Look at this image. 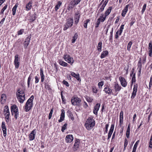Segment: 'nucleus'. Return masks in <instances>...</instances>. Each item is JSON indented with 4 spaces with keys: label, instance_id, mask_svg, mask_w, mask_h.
<instances>
[{
    "label": "nucleus",
    "instance_id": "nucleus-9",
    "mask_svg": "<svg viewBox=\"0 0 152 152\" xmlns=\"http://www.w3.org/2000/svg\"><path fill=\"white\" fill-rule=\"evenodd\" d=\"M73 140V135L72 134H69L67 135L66 137V141L67 143H70Z\"/></svg>",
    "mask_w": 152,
    "mask_h": 152
},
{
    "label": "nucleus",
    "instance_id": "nucleus-15",
    "mask_svg": "<svg viewBox=\"0 0 152 152\" xmlns=\"http://www.w3.org/2000/svg\"><path fill=\"white\" fill-rule=\"evenodd\" d=\"M11 110L12 112V114L13 115L14 113L16 112V111H18V107L15 105H13L11 106Z\"/></svg>",
    "mask_w": 152,
    "mask_h": 152
},
{
    "label": "nucleus",
    "instance_id": "nucleus-5",
    "mask_svg": "<svg viewBox=\"0 0 152 152\" xmlns=\"http://www.w3.org/2000/svg\"><path fill=\"white\" fill-rule=\"evenodd\" d=\"M14 63L15 65V68L18 69L20 64V58L18 57V54L16 55L15 56Z\"/></svg>",
    "mask_w": 152,
    "mask_h": 152
},
{
    "label": "nucleus",
    "instance_id": "nucleus-4",
    "mask_svg": "<svg viewBox=\"0 0 152 152\" xmlns=\"http://www.w3.org/2000/svg\"><path fill=\"white\" fill-rule=\"evenodd\" d=\"M64 58L65 60L69 63L72 65L74 62L73 58L71 57L70 56L66 54L64 55Z\"/></svg>",
    "mask_w": 152,
    "mask_h": 152
},
{
    "label": "nucleus",
    "instance_id": "nucleus-16",
    "mask_svg": "<svg viewBox=\"0 0 152 152\" xmlns=\"http://www.w3.org/2000/svg\"><path fill=\"white\" fill-rule=\"evenodd\" d=\"M61 111V115L60 118L58 120V122H59L62 121L64 120L65 117V111L64 110L62 109Z\"/></svg>",
    "mask_w": 152,
    "mask_h": 152
},
{
    "label": "nucleus",
    "instance_id": "nucleus-45",
    "mask_svg": "<svg viewBox=\"0 0 152 152\" xmlns=\"http://www.w3.org/2000/svg\"><path fill=\"white\" fill-rule=\"evenodd\" d=\"M67 124H65L62 127L61 131L62 132H64V130L66 129L67 128Z\"/></svg>",
    "mask_w": 152,
    "mask_h": 152
},
{
    "label": "nucleus",
    "instance_id": "nucleus-50",
    "mask_svg": "<svg viewBox=\"0 0 152 152\" xmlns=\"http://www.w3.org/2000/svg\"><path fill=\"white\" fill-rule=\"evenodd\" d=\"M24 32V29H21L20 30H19L18 32V35H20L22 34Z\"/></svg>",
    "mask_w": 152,
    "mask_h": 152
},
{
    "label": "nucleus",
    "instance_id": "nucleus-22",
    "mask_svg": "<svg viewBox=\"0 0 152 152\" xmlns=\"http://www.w3.org/2000/svg\"><path fill=\"white\" fill-rule=\"evenodd\" d=\"M73 19L72 18H69L67 20V22L65 24L70 27L72 26L73 24Z\"/></svg>",
    "mask_w": 152,
    "mask_h": 152
},
{
    "label": "nucleus",
    "instance_id": "nucleus-34",
    "mask_svg": "<svg viewBox=\"0 0 152 152\" xmlns=\"http://www.w3.org/2000/svg\"><path fill=\"white\" fill-rule=\"evenodd\" d=\"M59 63L60 64L64 66H66L68 65V64L67 63L61 60H59Z\"/></svg>",
    "mask_w": 152,
    "mask_h": 152
},
{
    "label": "nucleus",
    "instance_id": "nucleus-7",
    "mask_svg": "<svg viewBox=\"0 0 152 152\" xmlns=\"http://www.w3.org/2000/svg\"><path fill=\"white\" fill-rule=\"evenodd\" d=\"M137 84L134 85V88L133 89V91L132 92V95L131 97L132 99H133L135 97L136 95V92L137 91Z\"/></svg>",
    "mask_w": 152,
    "mask_h": 152
},
{
    "label": "nucleus",
    "instance_id": "nucleus-35",
    "mask_svg": "<svg viewBox=\"0 0 152 152\" xmlns=\"http://www.w3.org/2000/svg\"><path fill=\"white\" fill-rule=\"evenodd\" d=\"M102 42H99L97 46V50L99 52H101L102 51Z\"/></svg>",
    "mask_w": 152,
    "mask_h": 152
},
{
    "label": "nucleus",
    "instance_id": "nucleus-11",
    "mask_svg": "<svg viewBox=\"0 0 152 152\" xmlns=\"http://www.w3.org/2000/svg\"><path fill=\"white\" fill-rule=\"evenodd\" d=\"M36 129H34L29 134V140L32 141L33 140L35 137Z\"/></svg>",
    "mask_w": 152,
    "mask_h": 152
},
{
    "label": "nucleus",
    "instance_id": "nucleus-54",
    "mask_svg": "<svg viewBox=\"0 0 152 152\" xmlns=\"http://www.w3.org/2000/svg\"><path fill=\"white\" fill-rule=\"evenodd\" d=\"M69 5L72 7H73L75 6L76 5V4H75V3L74 1H71Z\"/></svg>",
    "mask_w": 152,
    "mask_h": 152
},
{
    "label": "nucleus",
    "instance_id": "nucleus-21",
    "mask_svg": "<svg viewBox=\"0 0 152 152\" xmlns=\"http://www.w3.org/2000/svg\"><path fill=\"white\" fill-rule=\"evenodd\" d=\"M114 88L115 92H118L121 89V87L118 83H115L114 85Z\"/></svg>",
    "mask_w": 152,
    "mask_h": 152
},
{
    "label": "nucleus",
    "instance_id": "nucleus-38",
    "mask_svg": "<svg viewBox=\"0 0 152 152\" xmlns=\"http://www.w3.org/2000/svg\"><path fill=\"white\" fill-rule=\"evenodd\" d=\"M101 20V18H99L97 20L96 26L95 28H97L99 27V25L100 23V20Z\"/></svg>",
    "mask_w": 152,
    "mask_h": 152
},
{
    "label": "nucleus",
    "instance_id": "nucleus-23",
    "mask_svg": "<svg viewBox=\"0 0 152 152\" xmlns=\"http://www.w3.org/2000/svg\"><path fill=\"white\" fill-rule=\"evenodd\" d=\"M6 96L5 94H3L1 95V104H4L6 101Z\"/></svg>",
    "mask_w": 152,
    "mask_h": 152
},
{
    "label": "nucleus",
    "instance_id": "nucleus-30",
    "mask_svg": "<svg viewBox=\"0 0 152 152\" xmlns=\"http://www.w3.org/2000/svg\"><path fill=\"white\" fill-rule=\"evenodd\" d=\"M112 9V7H109L107 10L105 11V15L107 16L111 12V10Z\"/></svg>",
    "mask_w": 152,
    "mask_h": 152
},
{
    "label": "nucleus",
    "instance_id": "nucleus-33",
    "mask_svg": "<svg viewBox=\"0 0 152 152\" xmlns=\"http://www.w3.org/2000/svg\"><path fill=\"white\" fill-rule=\"evenodd\" d=\"M32 77V74H31L28 77V79L27 81V85H28V87L29 88L30 87V83L31 80V78Z\"/></svg>",
    "mask_w": 152,
    "mask_h": 152
},
{
    "label": "nucleus",
    "instance_id": "nucleus-58",
    "mask_svg": "<svg viewBox=\"0 0 152 152\" xmlns=\"http://www.w3.org/2000/svg\"><path fill=\"white\" fill-rule=\"evenodd\" d=\"M15 114L14 117L16 119L18 118V117L19 115V113L18 111H16L15 113H14Z\"/></svg>",
    "mask_w": 152,
    "mask_h": 152
},
{
    "label": "nucleus",
    "instance_id": "nucleus-63",
    "mask_svg": "<svg viewBox=\"0 0 152 152\" xmlns=\"http://www.w3.org/2000/svg\"><path fill=\"white\" fill-rule=\"evenodd\" d=\"M69 27H70V26H69L68 25L66 24H65L64 25V30H66Z\"/></svg>",
    "mask_w": 152,
    "mask_h": 152
},
{
    "label": "nucleus",
    "instance_id": "nucleus-61",
    "mask_svg": "<svg viewBox=\"0 0 152 152\" xmlns=\"http://www.w3.org/2000/svg\"><path fill=\"white\" fill-rule=\"evenodd\" d=\"M63 83L64 84L66 85V86H69V85L68 83L65 80L63 81Z\"/></svg>",
    "mask_w": 152,
    "mask_h": 152
},
{
    "label": "nucleus",
    "instance_id": "nucleus-26",
    "mask_svg": "<svg viewBox=\"0 0 152 152\" xmlns=\"http://www.w3.org/2000/svg\"><path fill=\"white\" fill-rule=\"evenodd\" d=\"M104 91L106 93H107L108 94H110L112 91V89L107 86L104 88Z\"/></svg>",
    "mask_w": 152,
    "mask_h": 152
},
{
    "label": "nucleus",
    "instance_id": "nucleus-52",
    "mask_svg": "<svg viewBox=\"0 0 152 152\" xmlns=\"http://www.w3.org/2000/svg\"><path fill=\"white\" fill-rule=\"evenodd\" d=\"M135 74L134 73L132 79V83L134 82H135Z\"/></svg>",
    "mask_w": 152,
    "mask_h": 152
},
{
    "label": "nucleus",
    "instance_id": "nucleus-32",
    "mask_svg": "<svg viewBox=\"0 0 152 152\" xmlns=\"http://www.w3.org/2000/svg\"><path fill=\"white\" fill-rule=\"evenodd\" d=\"M78 37V34L77 33H76L74 36L72 37V42L74 43L75 42L76 40L77 39Z\"/></svg>",
    "mask_w": 152,
    "mask_h": 152
},
{
    "label": "nucleus",
    "instance_id": "nucleus-3",
    "mask_svg": "<svg viewBox=\"0 0 152 152\" xmlns=\"http://www.w3.org/2000/svg\"><path fill=\"white\" fill-rule=\"evenodd\" d=\"M71 101L73 105L79 106L80 105L81 100L78 97H73Z\"/></svg>",
    "mask_w": 152,
    "mask_h": 152
},
{
    "label": "nucleus",
    "instance_id": "nucleus-13",
    "mask_svg": "<svg viewBox=\"0 0 152 152\" xmlns=\"http://www.w3.org/2000/svg\"><path fill=\"white\" fill-rule=\"evenodd\" d=\"M16 96H23L25 95L23 91L20 90V88H18L16 93Z\"/></svg>",
    "mask_w": 152,
    "mask_h": 152
},
{
    "label": "nucleus",
    "instance_id": "nucleus-25",
    "mask_svg": "<svg viewBox=\"0 0 152 152\" xmlns=\"http://www.w3.org/2000/svg\"><path fill=\"white\" fill-rule=\"evenodd\" d=\"M108 52L107 50L103 51L101 54L100 57L101 58H103L107 55Z\"/></svg>",
    "mask_w": 152,
    "mask_h": 152
},
{
    "label": "nucleus",
    "instance_id": "nucleus-41",
    "mask_svg": "<svg viewBox=\"0 0 152 152\" xmlns=\"http://www.w3.org/2000/svg\"><path fill=\"white\" fill-rule=\"evenodd\" d=\"M132 43L131 41H130L128 43L127 47V50L129 51H130V48L131 46L132 45Z\"/></svg>",
    "mask_w": 152,
    "mask_h": 152
},
{
    "label": "nucleus",
    "instance_id": "nucleus-24",
    "mask_svg": "<svg viewBox=\"0 0 152 152\" xmlns=\"http://www.w3.org/2000/svg\"><path fill=\"white\" fill-rule=\"evenodd\" d=\"M17 97L19 102L20 103H22L25 99V95H24L23 96H17Z\"/></svg>",
    "mask_w": 152,
    "mask_h": 152
},
{
    "label": "nucleus",
    "instance_id": "nucleus-6",
    "mask_svg": "<svg viewBox=\"0 0 152 152\" xmlns=\"http://www.w3.org/2000/svg\"><path fill=\"white\" fill-rule=\"evenodd\" d=\"M1 127L3 133L4 137L7 135V128L5 126V123L4 122H2L1 123Z\"/></svg>",
    "mask_w": 152,
    "mask_h": 152
},
{
    "label": "nucleus",
    "instance_id": "nucleus-19",
    "mask_svg": "<svg viewBox=\"0 0 152 152\" xmlns=\"http://www.w3.org/2000/svg\"><path fill=\"white\" fill-rule=\"evenodd\" d=\"M148 51L149 55L150 57L152 56V42L151 41L149 44Z\"/></svg>",
    "mask_w": 152,
    "mask_h": 152
},
{
    "label": "nucleus",
    "instance_id": "nucleus-46",
    "mask_svg": "<svg viewBox=\"0 0 152 152\" xmlns=\"http://www.w3.org/2000/svg\"><path fill=\"white\" fill-rule=\"evenodd\" d=\"M139 140H138L135 143V144L134 146L133 149V150L136 151V149H137V145L139 143Z\"/></svg>",
    "mask_w": 152,
    "mask_h": 152
},
{
    "label": "nucleus",
    "instance_id": "nucleus-28",
    "mask_svg": "<svg viewBox=\"0 0 152 152\" xmlns=\"http://www.w3.org/2000/svg\"><path fill=\"white\" fill-rule=\"evenodd\" d=\"M32 3L31 1H30L28 4L26 5V10L27 11L31 9L32 7Z\"/></svg>",
    "mask_w": 152,
    "mask_h": 152
},
{
    "label": "nucleus",
    "instance_id": "nucleus-14",
    "mask_svg": "<svg viewBox=\"0 0 152 152\" xmlns=\"http://www.w3.org/2000/svg\"><path fill=\"white\" fill-rule=\"evenodd\" d=\"M114 124H112L108 134V137L107 138L108 140L109 139V138L111 137V135L112 134L114 130Z\"/></svg>",
    "mask_w": 152,
    "mask_h": 152
},
{
    "label": "nucleus",
    "instance_id": "nucleus-2",
    "mask_svg": "<svg viewBox=\"0 0 152 152\" xmlns=\"http://www.w3.org/2000/svg\"><path fill=\"white\" fill-rule=\"evenodd\" d=\"M34 98V96L32 95L26 102L25 107V109L26 112L28 111L32 107L33 105L32 102Z\"/></svg>",
    "mask_w": 152,
    "mask_h": 152
},
{
    "label": "nucleus",
    "instance_id": "nucleus-8",
    "mask_svg": "<svg viewBox=\"0 0 152 152\" xmlns=\"http://www.w3.org/2000/svg\"><path fill=\"white\" fill-rule=\"evenodd\" d=\"M119 79L122 86L124 87H125L127 85L126 81L125 78L122 77H120Z\"/></svg>",
    "mask_w": 152,
    "mask_h": 152
},
{
    "label": "nucleus",
    "instance_id": "nucleus-59",
    "mask_svg": "<svg viewBox=\"0 0 152 152\" xmlns=\"http://www.w3.org/2000/svg\"><path fill=\"white\" fill-rule=\"evenodd\" d=\"M137 65L138 66V68H142V63L141 62V61L140 59L139 61L138 62Z\"/></svg>",
    "mask_w": 152,
    "mask_h": 152
},
{
    "label": "nucleus",
    "instance_id": "nucleus-51",
    "mask_svg": "<svg viewBox=\"0 0 152 152\" xmlns=\"http://www.w3.org/2000/svg\"><path fill=\"white\" fill-rule=\"evenodd\" d=\"M79 143H76V142H75L74 143V146L75 147V148L76 150H77L79 148Z\"/></svg>",
    "mask_w": 152,
    "mask_h": 152
},
{
    "label": "nucleus",
    "instance_id": "nucleus-60",
    "mask_svg": "<svg viewBox=\"0 0 152 152\" xmlns=\"http://www.w3.org/2000/svg\"><path fill=\"white\" fill-rule=\"evenodd\" d=\"M130 130L127 129L126 131V136L127 138H129V137L130 135Z\"/></svg>",
    "mask_w": 152,
    "mask_h": 152
},
{
    "label": "nucleus",
    "instance_id": "nucleus-36",
    "mask_svg": "<svg viewBox=\"0 0 152 152\" xmlns=\"http://www.w3.org/2000/svg\"><path fill=\"white\" fill-rule=\"evenodd\" d=\"M10 113H8L7 114H4L5 118L6 119V121L7 123H8L10 119Z\"/></svg>",
    "mask_w": 152,
    "mask_h": 152
},
{
    "label": "nucleus",
    "instance_id": "nucleus-20",
    "mask_svg": "<svg viewBox=\"0 0 152 152\" xmlns=\"http://www.w3.org/2000/svg\"><path fill=\"white\" fill-rule=\"evenodd\" d=\"M123 111H121L120 113V121L119 124L120 126H121L123 122Z\"/></svg>",
    "mask_w": 152,
    "mask_h": 152
},
{
    "label": "nucleus",
    "instance_id": "nucleus-57",
    "mask_svg": "<svg viewBox=\"0 0 152 152\" xmlns=\"http://www.w3.org/2000/svg\"><path fill=\"white\" fill-rule=\"evenodd\" d=\"M146 7V4H145L143 6L142 9V13H143L144 11L145 10Z\"/></svg>",
    "mask_w": 152,
    "mask_h": 152
},
{
    "label": "nucleus",
    "instance_id": "nucleus-39",
    "mask_svg": "<svg viewBox=\"0 0 152 152\" xmlns=\"http://www.w3.org/2000/svg\"><path fill=\"white\" fill-rule=\"evenodd\" d=\"M89 21L90 20L89 19H88L84 21L83 26L84 28H87V24Z\"/></svg>",
    "mask_w": 152,
    "mask_h": 152
},
{
    "label": "nucleus",
    "instance_id": "nucleus-48",
    "mask_svg": "<svg viewBox=\"0 0 152 152\" xmlns=\"http://www.w3.org/2000/svg\"><path fill=\"white\" fill-rule=\"evenodd\" d=\"M104 85V82L103 81H101L100 82H99L98 83V86H99V88H102V86Z\"/></svg>",
    "mask_w": 152,
    "mask_h": 152
},
{
    "label": "nucleus",
    "instance_id": "nucleus-49",
    "mask_svg": "<svg viewBox=\"0 0 152 152\" xmlns=\"http://www.w3.org/2000/svg\"><path fill=\"white\" fill-rule=\"evenodd\" d=\"M31 36H29L27 37L25 39V42H28L29 43L31 39Z\"/></svg>",
    "mask_w": 152,
    "mask_h": 152
},
{
    "label": "nucleus",
    "instance_id": "nucleus-44",
    "mask_svg": "<svg viewBox=\"0 0 152 152\" xmlns=\"http://www.w3.org/2000/svg\"><path fill=\"white\" fill-rule=\"evenodd\" d=\"M7 5H6L3 7V8L2 9L0 12V15L1 14H3L4 10L7 8Z\"/></svg>",
    "mask_w": 152,
    "mask_h": 152
},
{
    "label": "nucleus",
    "instance_id": "nucleus-53",
    "mask_svg": "<svg viewBox=\"0 0 152 152\" xmlns=\"http://www.w3.org/2000/svg\"><path fill=\"white\" fill-rule=\"evenodd\" d=\"M106 16H107L105 15L104 17H103V16H100L99 18H101V20L102 22H103L104 21V20H105Z\"/></svg>",
    "mask_w": 152,
    "mask_h": 152
},
{
    "label": "nucleus",
    "instance_id": "nucleus-43",
    "mask_svg": "<svg viewBox=\"0 0 152 152\" xmlns=\"http://www.w3.org/2000/svg\"><path fill=\"white\" fill-rule=\"evenodd\" d=\"M86 99L87 101L89 102H92L93 99L92 97H90L89 96H86Z\"/></svg>",
    "mask_w": 152,
    "mask_h": 152
},
{
    "label": "nucleus",
    "instance_id": "nucleus-42",
    "mask_svg": "<svg viewBox=\"0 0 152 152\" xmlns=\"http://www.w3.org/2000/svg\"><path fill=\"white\" fill-rule=\"evenodd\" d=\"M105 7V6L102 4L99 10L98 13H99L101 12H102L104 10Z\"/></svg>",
    "mask_w": 152,
    "mask_h": 152
},
{
    "label": "nucleus",
    "instance_id": "nucleus-55",
    "mask_svg": "<svg viewBox=\"0 0 152 152\" xmlns=\"http://www.w3.org/2000/svg\"><path fill=\"white\" fill-rule=\"evenodd\" d=\"M45 88L46 89H48V90H51L50 86L47 84L46 83L45 84Z\"/></svg>",
    "mask_w": 152,
    "mask_h": 152
},
{
    "label": "nucleus",
    "instance_id": "nucleus-17",
    "mask_svg": "<svg viewBox=\"0 0 152 152\" xmlns=\"http://www.w3.org/2000/svg\"><path fill=\"white\" fill-rule=\"evenodd\" d=\"M71 75L72 76L76 78L77 80L79 81H81V79L79 75V74H76L74 72H71Z\"/></svg>",
    "mask_w": 152,
    "mask_h": 152
},
{
    "label": "nucleus",
    "instance_id": "nucleus-29",
    "mask_svg": "<svg viewBox=\"0 0 152 152\" xmlns=\"http://www.w3.org/2000/svg\"><path fill=\"white\" fill-rule=\"evenodd\" d=\"M4 114H7L10 113L8 107L7 105H6L4 107Z\"/></svg>",
    "mask_w": 152,
    "mask_h": 152
},
{
    "label": "nucleus",
    "instance_id": "nucleus-64",
    "mask_svg": "<svg viewBox=\"0 0 152 152\" xmlns=\"http://www.w3.org/2000/svg\"><path fill=\"white\" fill-rule=\"evenodd\" d=\"M35 83H37L39 81V79L38 77L37 76H35Z\"/></svg>",
    "mask_w": 152,
    "mask_h": 152
},
{
    "label": "nucleus",
    "instance_id": "nucleus-10",
    "mask_svg": "<svg viewBox=\"0 0 152 152\" xmlns=\"http://www.w3.org/2000/svg\"><path fill=\"white\" fill-rule=\"evenodd\" d=\"M80 15L78 12H77L75 14V24L77 25L79 22L80 18Z\"/></svg>",
    "mask_w": 152,
    "mask_h": 152
},
{
    "label": "nucleus",
    "instance_id": "nucleus-62",
    "mask_svg": "<svg viewBox=\"0 0 152 152\" xmlns=\"http://www.w3.org/2000/svg\"><path fill=\"white\" fill-rule=\"evenodd\" d=\"M92 91L94 93H96L97 90L95 87H93L92 88Z\"/></svg>",
    "mask_w": 152,
    "mask_h": 152
},
{
    "label": "nucleus",
    "instance_id": "nucleus-56",
    "mask_svg": "<svg viewBox=\"0 0 152 152\" xmlns=\"http://www.w3.org/2000/svg\"><path fill=\"white\" fill-rule=\"evenodd\" d=\"M128 140L126 139H125L124 147V148H126L128 144Z\"/></svg>",
    "mask_w": 152,
    "mask_h": 152
},
{
    "label": "nucleus",
    "instance_id": "nucleus-18",
    "mask_svg": "<svg viewBox=\"0 0 152 152\" xmlns=\"http://www.w3.org/2000/svg\"><path fill=\"white\" fill-rule=\"evenodd\" d=\"M129 4L127 5L125 8L122 10L121 13V15L123 17H124L128 10V8L129 7Z\"/></svg>",
    "mask_w": 152,
    "mask_h": 152
},
{
    "label": "nucleus",
    "instance_id": "nucleus-12",
    "mask_svg": "<svg viewBox=\"0 0 152 152\" xmlns=\"http://www.w3.org/2000/svg\"><path fill=\"white\" fill-rule=\"evenodd\" d=\"M100 106V104L99 103H97L95 105L93 110V113L94 114L96 115H97V112L99 110Z\"/></svg>",
    "mask_w": 152,
    "mask_h": 152
},
{
    "label": "nucleus",
    "instance_id": "nucleus-31",
    "mask_svg": "<svg viewBox=\"0 0 152 152\" xmlns=\"http://www.w3.org/2000/svg\"><path fill=\"white\" fill-rule=\"evenodd\" d=\"M36 14H35L32 15L30 18V22H32L34 21L36 18Z\"/></svg>",
    "mask_w": 152,
    "mask_h": 152
},
{
    "label": "nucleus",
    "instance_id": "nucleus-47",
    "mask_svg": "<svg viewBox=\"0 0 152 152\" xmlns=\"http://www.w3.org/2000/svg\"><path fill=\"white\" fill-rule=\"evenodd\" d=\"M150 148H152V134L151 135L149 142V146Z\"/></svg>",
    "mask_w": 152,
    "mask_h": 152
},
{
    "label": "nucleus",
    "instance_id": "nucleus-40",
    "mask_svg": "<svg viewBox=\"0 0 152 152\" xmlns=\"http://www.w3.org/2000/svg\"><path fill=\"white\" fill-rule=\"evenodd\" d=\"M67 113H68V115H69V117H70L71 120H73L74 119V118L71 112L70 111H68L67 112Z\"/></svg>",
    "mask_w": 152,
    "mask_h": 152
},
{
    "label": "nucleus",
    "instance_id": "nucleus-37",
    "mask_svg": "<svg viewBox=\"0 0 152 152\" xmlns=\"http://www.w3.org/2000/svg\"><path fill=\"white\" fill-rule=\"evenodd\" d=\"M61 4V2L60 1H58V3L56 5L55 7V10L56 11H57V10L59 9V7H60Z\"/></svg>",
    "mask_w": 152,
    "mask_h": 152
},
{
    "label": "nucleus",
    "instance_id": "nucleus-1",
    "mask_svg": "<svg viewBox=\"0 0 152 152\" xmlns=\"http://www.w3.org/2000/svg\"><path fill=\"white\" fill-rule=\"evenodd\" d=\"M95 124V121L93 119V117H90L87 119L86 123L85 124V126L88 130H90L92 129Z\"/></svg>",
    "mask_w": 152,
    "mask_h": 152
},
{
    "label": "nucleus",
    "instance_id": "nucleus-27",
    "mask_svg": "<svg viewBox=\"0 0 152 152\" xmlns=\"http://www.w3.org/2000/svg\"><path fill=\"white\" fill-rule=\"evenodd\" d=\"M40 75L41 77V81L43 82L45 78V75L43 74V70L41 68L40 69Z\"/></svg>",
    "mask_w": 152,
    "mask_h": 152
}]
</instances>
